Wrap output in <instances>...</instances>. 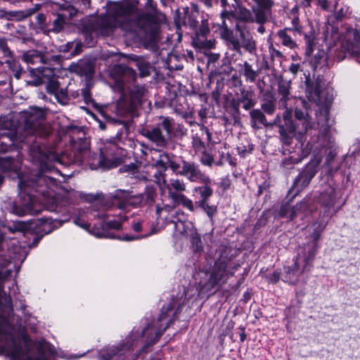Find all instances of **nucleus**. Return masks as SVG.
Returning <instances> with one entry per match:
<instances>
[{
  "instance_id": "7c9ffc66",
  "label": "nucleus",
  "mask_w": 360,
  "mask_h": 360,
  "mask_svg": "<svg viewBox=\"0 0 360 360\" xmlns=\"http://www.w3.org/2000/svg\"><path fill=\"white\" fill-rule=\"evenodd\" d=\"M288 31H290V28H285L278 32L277 35L281 40L283 46L292 49L297 47V44L294 39L288 34Z\"/></svg>"
},
{
  "instance_id": "58836bf2",
  "label": "nucleus",
  "mask_w": 360,
  "mask_h": 360,
  "mask_svg": "<svg viewBox=\"0 0 360 360\" xmlns=\"http://www.w3.org/2000/svg\"><path fill=\"white\" fill-rule=\"evenodd\" d=\"M226 276V269L224 267L219 268L217 270L214 271L210 277V281L213 285H218L221 282H224Z\"/></svg>"
},
{
  "instance_id": "a878e982",
  "label": "nucleus",
  "mask_w": 360,
  "mask_h": 360,
  "mask_svg": "<svg viewBox=\"0 0 360 360\" xmlns=\"http://www.w3.org/2000/svg\"><path fill=\"white\" fill-rule=\"evenodd\" d=\"M98 167L110 169L117 167L120 164V160L117 158H110L108 157V154H104L103 152H101L98 158Z\"/></svg>"
},
{
  "instance_id": "de8ad7c7",
  "label": "nucleus",
  "mask_w": 360,
  "mask_h": 360,
  "mask_svg": "<svg viewBox=\"0 0 360 360\" xmlns=\"http://www.w3.org/2000/svg\"><path fill=\"white\" fill-rule=\"evenodd\" d=\"M220 16L222 19V21H225L226 19H236L237 20V8L236 6L234 7V10H229L227 8H224L220 13Z\"/></svg>"
},
{
  "instance_id": "a18cd8bd",
  "label": "nucleus",
  "mask_w": 360,
  "mask_h": 360,
  "mask_svg": "<svg viewBox=\"0 0 360 360\" xmlns=\"http://www.w3.org/2000/svg\"><path fill=\"white\" fill-rule=\"evenodd\" d=\"M54 96L57 101L61 105H67L70 101V97L68 91L65 89H60L55 94Z\"/></svg>"
},
{
  "instance_id": "6e6552de",
  "label": "nucleus",
  "mask_w": 360,
  "mask_h": 360,
  "mask_svg": "<svg viewBox=\"0 0 360 360\" xmlns=\"http://www.w3.org/2000/svg\"><path fill=\"white\" fill-rule=\"evenodd\" d=\"M337 200V192L331 186L321 193L319 198V203L322 206L324 214L329 217L335 214L339 208L335 207Z\"/></svg>"
},
{
  "instance_id": "774afa93",
  "label": "nucleus",
  "mask_w": 360,
  "mask_h": 360,
  "mask_svg": "<svg viewBox=\"0 0 360 360\" xmlns=\"http://www.w3.org/2000/svg\"><path fill=\"white\" fill-rule=\"evenodd\" d=\"M168 167H169L173 172H177L178 169H179L181 166H180V165L176 162L172 161L169 158V163Z\"/></svg>"
},
{
  "instance_id": "ea45409f",
  "label": "nucleus",
  "mask_w": 360,
  "mask_h": 360,
  "mask_svg": "<svg viewBox=\"0 0 360 360\" xmlns=\"http://www.w3.org/2000/svg\"><path fill=\"white\" fill-rule=\"evenodd\" d=\"M169 163V155L167 153H162L160 155L159 159L156 161L155 165L150 167H155L158 169L166 171Z\"/></svg>"
},
{
  "instance_id": "603ef678",
  "label": "nucleus",
  "mask_w": 360,
  "mask_h": 360,
  "mask_svg": "<svg viewBox=\"0 0 360 360\" xmlns=\"http://www.w3.org/2000/svg\"><path fill=\"white\" fill-rule=\"evenodd\" d=\"M299 162L297 158H295L292 156L285 158L281 162V166L285 169H292L295 165Z\"/></svg>"
},
{
  "instance_id": "c9c22d12",
  "label": "nucleus",
  "mask_w": 360,
  "mask_h": 360,
  "mask_svg": "<svg viewBox=\"0 0 360 360\" xmlns=\"http://www.w3.org/2000/svg\"><path fill=\"white\" fill-rule=\"evenodd\" d=\"M295 116L296 119L302 122V126L304 128V132H306L308 129L312 128L314 124L311 121V117L309 116L308 112L304 113L299 109L295 111Z\"/></svg>"
},
{
  "instance_id": "e433bc0d",
  "label": "nucleus",
  "mask_w": 360,
  "mask_h": 360,
  "mask_svg": "<svg viewBox=\"0 0 360 360\" xmlns=\"http://www.w3.org/2000/svg\"><path fill=\"white\" fill-rule=\"evenodd\" d=\"M291 18L292 27H289L290 31H293L297 34H301L302 27L300 24L297 8H292L290 13Z\"/></svg>"
},
{
  "instance_id": "cd10ccee",
  "label": "nucleus",
  "mask_w": 360,
  "mask_h": 360,
  "mask_svg": "<svg viewBox=\"0 0 360 360\" xmlns=\"http://www.w3.org/2000/svg\"><path fill=\"white\" fill-rule=\"evenodd\" d=\"M101 20L92 17L84 21V30L89 33L95 32L98 34L101 32Z\"/></svg>"
},
{
  "instance_id": "2f4dec72",
  "label": "nucleus",
  "mask_w": 360,
  "mask_h": 360,
  "mask_svg": "<svg viewBox=\"0 0 360 360\" xmlns=\"http://www.w3.org/2000/svg\"><path fill=\"white\" fill-rule=\"evenodd\" d=\"M262 110L268 115H272L276 110V98L270 94L263 100L261 104Z\"/></svg>"
},
{
  "instance_id": "6ab92c4d",
  "label": "nucleus",
  "mask_w": 360,
  "mask_h": 360,
  "mask_svg": "<svg viewBox=\"0 0 360 360\" xmlns=\"http://www.w3.org/2000/svg\"><path fill=\"white\" fill-rule=\"evenodd\" d=\"M186 236L189 238L191 248L194 252H200L203 250V244L201 236L197 229L191 224V229L186 231Z\"/></svg>"
},
{
  "instance_id": "c03bdc74",
  "label": "nucleus",
  "mask_w": 360,
  "mask_h": 360,
  "mask_svg": "<svg viewBox=\"0 0 360 360\" xmlns=\"http://www.w3.org/2000/svg\"><path fill=\"white\" fill-rule=\"evenodd\" d=\"M140 22V20H128L122 23L121 27L126 32H136L137 27H141Z\"/></svg>"
},
{
  "instance_id": "423d86ee",
  "label": "nucleus",
  "mask_w": 360,
  "mask_h": 360,
  "mask_svg": "<svg viewBox=\"0 0 360 360\" xmlns=\"http://www.w3.org/2000/svg\"><path fill=\"white\" fill-rule=\"evenodd\" d=\"M199 297V292H198V289L194 287H189L188 288H183L182 291H180V297L179 299L177 298L175 300L172 298V301L167 305V307L163 306L162 308V314H166L172 311L173 309L176 308L174 314L181 312V308L186 304H187L190 301L196 300Z\"/></svg>"
},
{
  "instance_id": "09e8293b",
  "label": "nucleus",
  "mask_w": 360,
  "mask_h": 360,
  "mask_svg": "<svg viewBox=\"0 0 360 360\" xmlns=\"http://www.w3.org/2000/svg\"><path fill=\"white\" fill-rule=\"evenodd\" d=\"M145 89L139 85H134L131 89V95L133 99L139 101L144 95Z\"/></svg>"
},
{
  "instance_id": "69168bd1",
  "label": "nucleus",
  "mask_w": 360,
  "mask_h": 360,
  "mask_svg": "<svg viewBox=\"0 0 360 360\" xmlns=\"http://www.w3.org/2000/svg\"><path fill=\"white\" fill-rule=\"evenodd\" d=\"M227 321V326L226 328V333H229L234 327L235 323L233 322L231 320H229L227 316H225L223 322Z\"/></svg>"
},
{
  "instance_id": "5701e85b",
  "label": "nucleus",
  "mask_w": 360,
  "mask_h": 360,
  "mask_svg": "<svg viewBox=\"0 0 360 360\" xmlns=\"http://www.w3.org/2000/svg\"><path fill=\"white\" fill-rule=\"evenodd\" d=\"M254 96V92L252 91L247 90L244 88L240 89L238 102L243 104V108L245 110H250L256 104Z\"/></svg>"
},
{
  "instance_id": "7ed1b4c3",
  "label": "nucleus",
  "mask_w": 360,
  "mask_h": 360,
  "mask_svg": "<svg viewBox=\"0 0 360 360\" xmlns=\"http://www.w3.org/2000/svg\"><path fill=\"white\" fill-rule=\"evenodd\" d=\"M18 187L21 195L28 194L29 200L20 207L14 204L11 208V212L22 217L32 212L33 200L29 193L30 190L34 189L44 195H51L49 190L55 191L54 188L57 187V181L55 178L44 174H39L35 179H25L20 176Z\"/></svg>"
},
{
  "instance_id": "dca6fc26",
  "label": "nucleus",
  "mask_w": 360,
  "mask_h": 360,
  "mask_svg": "<svg viewBox=\"0 0 360 360\" xmlns=\"http://www.w3.org/2000/svg\"><path fill=\"white\" fill-rule=\"evenodd\" d=\"M127 219L126 216L120 215L117 217V219L113 220H109L108 221H105L102 224V227L103 229V233H96L95 236L101 238H112L113 236L105 232L106 229H116L118 230L121 228L122 224Z\"/></svg>"
},
{
  "instance_id": "338daca9",
  "label": "nucleus",
  "mask_w": 360,
  "mask_h": 360,
  "mask_svg": "<svg viewBox=\"0 0 360 360\" xmlns=\"http://www.w3.org/2000/svg\"><path fill=\"white\" fill-rule=\"evenodd\" d=\"M290 72L293 74L294 75H296L297 72L300 70V64H295L292 63L289 67Z\"/></svg>"
},
{
  "instance_id": "680f3d73",
  "label": "nucleus",
  "mask_w": 360,
  "mask_h": 360,
  "mask_svg": "<svg viewBox=\"0 0 360 360\" xmlns=\"http://www.w3.org/2000/svg\"><path fill=\"white\" fill-rule=\"evenodd\" d=\"M269 281L273 283H277L280 279V273L277 271L273 272L268 277Z\"/></svg>"
},
{
  "instance_id": "e2e57ef3",
  "label": "nucleus",
  "mask_w": 360,
  "mask_h": 360,
  "mask_svg": "<svg viewBox=\"0 0 360 360\" xmlns=\"http://www.w3.org/2000/svg\"><path fill=\"white\" fill-rule=\"evenodd\" d=\"M200 131L202 132V134H206L207 136V142H210L211 141V139H212V134L211 132L209 131V129H207V127H206L204 125H202L200 127Z\"/></svg>"
},
{
  "instance_id": "bf43d9fd",
  "label": "nucleus",
  "mask_w": 360,
  "mask_h": 360,
  "mask_svg": "<svg viewBox=\"0 0 360 360\" xmlns=\"http://www.w3.org/2000/svg\"><path fill=\"white\" fill-rule=\"evenodd\" d=\"M231 184V179L228 176H225L221 179V181L219 182V187L225 191L230 188Z\"/></svg>"
},
{
  "instance_id": "412c9836",
  "label": "nucleus",
  "mask_w": 360,
  "mask_h": 360,
  "mask_svg": "<svg viewBox=\"0 0 360 360\" xmlns=\"http://www.w3.org/2000/svg\"><path fill=\"white\" fill-rule=\"evenodd\" d=\"M221 26V38L229 41L232 45L233 50H234L237 53H240V46L239 39L233 37V31L229 28L226 21H222Z\"/></svg>"
},
{
  "instance_id": "bb28decb",
  "label": "nucleus",
  "mask_w": 360,
  "mask_h": 360,
  "mask_svg": "<svg viewBox=\"0 0 360 360\" xmlns=\"http://www.w3.org/2000/svg\"><path fill=\"white\" fill-rule=\"evenodd\" d=\"M304 271L303 268L300 269L299 262L294 259L291 266H284L285 278L292 280L297 278Z\"/></svg>"
},
{
  "instance_id": "9d476101",
  "label": "nucleus",
  "mask_w": 360,
  "mask_h": 360,
  "mask_svg": "<svg viewBox=\"0 0 360 360\" xmlns=\"http://www.w3.org/2000/svg\"><path fill=\"white\" fill-rule=\"evenodd\" d=\"M318 245L314 243L308 241L297 249L295 259L303 263V270H306L308 266H311L316 254Z\"/></svg>"
},
{
  "instance_id": "37998d69",
  "label": "nucleus",
  "mask_w": 360,
  "mask_h": 360,
  "mask_svg": "<svg viewBox=\"0 0 360 360\" xmlns=\"http://www.w3.org/2000/svg\"><path fill=\"white\" fill-rule=\"evenodd\" d=\"M66 17L63 13H58L53 22L51 30L56 33L61 31L65 24Z\"/></svg>"
},
{
  "instance_id": "4be33fe9",
  "label": "nucleus",
  "mask_w": 360,
  "mask_h": 360,
  "mask_svg": "<svg viewBox=\"0 0 360 360\" xmlns=\"http://www.w3.org/2000/svg\"><path fill=\"white\" fill-rule=\"evenodd\" d=\"M347 50L352 54L360 53V34L357 30H352L347 35Z\"/></svg>"
},
{
  "instance_id": "79ce46f5",
  "label": "nucleus",
  "mask_w": 360,
  "mask_h": 360,
  "mask_svg": "<svg viewBox=\"0 0 360 360\" xmlns=\"http://www.w3.org/2000/svg\"><path fill=\"white\" fill-rule=\"evenodd\" d=\"M196 205L206 213L211 221L213 220V217L217 212V206L210 205L208 202L196 204Z\"/></svg>"
},
{
  "instance_id": "473e14b6",
  "label": "nucleus",
  "mask_w": 360,
  "mask_h": 360,
  "mask_svg": "<svg viewBox=\"0 0 360 360\" xmlns=\"http://www.w3.org/2000/svg\"><path fill=\"white\" fill-rule=\"evenodd\" d=\"M243 75L245 77L246 81L250 82H255L256 78L259 75V70H254L252 65L247 61H245L243 65Z\"/></svg>"
},
{
  "instance_id": "72a5a7b5",
  "label": "nucleus",
  "mask_w": 360,
  "mask_h": 360,
  "mask_svg": "<svg viewBox=\"0 0 360 360\" xmlns=\"http://www.w3.org/2000/svg\"><path fill=\"white\" fill-rule=\"evenodd\" d=\"M314 176V173L311 171L305 170L299 174L295 181V184L300 187L307 186Z\"/></svg>"
},
{
  "instance_id": "aec40b11",
  "label": "nucleus",
  "mask_w": 360,
  "mask_h": 360,
  "mask_svg": "<svg viewBox=\"0 0 360 360\" xmlns=\"http://www.w3.org/2000/svg\"><path fill=\"white\" fill-rule=\"evenodd\" d=\"M237 8V20L248 23V22H255L257 23V20H255V15L253 13V10L252 8H248L246 6H243L241 4H236Z\"/></svg>"
},
{
  "instance_id": "4c0bfd02",
  "label": "nucleus",
  "mask_w": 360,
  "mask_h": 360,
  "mask_svg": "<svg viewBox=\"0 0 360 360\" xmlns=\"http://www.w3.org/2000/svg\"><path fill=\"white\" fill-rule=\"evenodd\" d=\"M327 222L321 221L320 223H315L314 224V231L311 234V240L309 242L314 243L315 245H318L319 240L321 237V233L326 228Z\"/></svg>"
},
{
  "instance_id": "20e7f679",
  "label": "nucleus",
  "mask_w": 360,
  "mask_h": 360,
  "mask_svg": "<svg viewBox=\"0 0 360 360\" xmlns=\"http://www.w3.org/2000/svg\"><path fill=\"white\" fill-rule=\"evenodd\" d=\"M162 189L167 190L168 196L174 203L181 205L191 212L195 210L193 201L183 193L186 190V184L183 180L170 179Z\"/></svg>"
},
{
  "instance_id": "3c124183",
  "label": "nucleus",
  "mask_w": 360,
  "mask_h": 360,
  "mask_svg": "<svg viewBox=\"0 0 360 360\" xmlns=\"http://www.w3.org/2000/svg\"><path fill=\"white\" fill-rule=\"evenodd\" d=\"M200 161L202 165L211 167L214 162V158L205 150L202 151Z\"/></svg>"
},
{
  "instance_id": "9b49d317",
  "label": "nucleus",
  "mask_w": 360,
  "mask_h": 360,
  "mask_svg": "<svg viewBox=\"0 0 360 360\" xmlns=\"http://www.w3.org/2000/svg\"><path fill=\"white\" fill-rule=\"evenodd\" d=\"M235 30L239 35L240 49H245L250 53H254L256 51V42L248 26L245 24L236 23Z\"/></svg>"
},
{
  "instance_id": "f03ea898",
  "label": "nucleus",
  "mask_w": 360,
  "mask_h": 360,
  "mask_svg": "<svg viewBox=\"0 0 360 360\" xmlns=\"http://www.w3.org/2000/svg\"><path fill=\"white\" fill-rule=\"evenodd\" d=\"M167 316H158L152 321L146 319L147 325L143 328L141 333L133 330L126 339V342L119 346H112L104 349L101 354V360H124V351L131 349L137 345L139 342L143 344L141 350L148 352L149 347L156 343L168 327Z\"/></svg>"
},
{
  "instance_id": "0eeeda50",
  "label": "nucleus",
  "mask_w": 360,
  "mask_h": 360,
  "mask_svg": "<svg viewBox=\"0 0 360 360\" xmlns=\"http://www.w3.org/2000/svg\"><path fill=\"white\" fill-rule=\"evenodd\" d=\"M178 173L186 177L191 182H199L204 184H210L211 182L210 177L202 173L198 165L193 162L182 160L181 170Z\"/></svg>"
},
{
  "instance_id": "0e129e2a",
  "label": "nucleus",
  "mask_w": 360,
  "mask_h": 360,
  "mask_svg": "<svg viewBox=\"0 0 360 360\" xmlns=\"http://www.w3.org/2000/svg\"><path fill=\"white\" fill-rule=\"evenodd\" d=\"M74 223L76 225H77L84 229H86L89 226V225L87 223L84 222V221H82L81 219H79L78 217L74 219Z\"/></svg>"
},
{
  "instance_id": "49530a36",
  "label": "nucleus",
  "mask_w": 360,
  "mask_h": 360,
  "mask_svg": "<svg viewBox=\"0 0 360 360\" xmlns=\"http://www.w3.org/2000/svg\"><path fill=\"white\" fill-rule=\"evenodd\" d=\"M192 146L195 153L202 152L205 150V143L198 134L193 136Z\"/></svg>"
},
{
  "instance_id": "b1692460",
  "label": "nucleus",
  "mask_w": 360,
  "mask_h": 360,
  "mask_svg": "<svg viewBox=\"0 0 360 360\" xmlns=\"http://www.w3.org/2000/svg\"><path fill=\"white\" fill-rule=\"evenodd\" d=\"M22 58L28 64L46 63L47 58L41 52L35 50L27 51L23 53Z\"/></svg>"
},
{
  "instance_id": "864d4df0",
  "label": "nucleus",
  "mask_w": 360,
  "mask_h": 360,
  "mask_svg": "<svg viewBox=\"0 0 360 360\" xmlns=\"http://www.w3.org/2000/svg\"><path fill=\"white\" fill-rule=\"evenodd\" d=\"M59 82L55 79H51L46 84V91L50 94L54 95L59 89Z\"/></svg>"
},
{
  "instance_id": "4468645a",
  "label": "nucleus",
  "mask_w": 360,
  "mask_h": 360,
  "mask_svg": "<svg viewBox=\"0 0 360 360\" xmlns=\"http://www.w3.org/2000/svg\"><path fill=\"white\" fill-rule=\"evenodd\" d=\"M210 32V29L207 22H202L199 30L196 32V37L193 39V44L198 49H211L213 44L211 41L206 39V35Z\"/></svg>"
},
{
  "instance_id": "a211bd4d",
  "label": "nucleus",
  "mask_w": 360,
  "mask_h": 360,
  "mask_svg": "<svg viewBox=\"0 0 360 360\" xmlns=\"http://www.w3.org/2000/svg\"><path fill=\"white\" fill-rule=\"evenodd\" d=\"M250 126L255 130L261 128L260 125L265 127L271 126L272 124L267 122L266 116L259 109H253L250 112Z\"/></svg>"
},
{
  "instance_id": "f3484780",
  "label": "nucleus",
  "mask_w": 360,
  "mask_h": 360,
  "mask_svg": "<svg viewBox=\"0 0 360 360\" xmlns=\"http://www.w3.org/2000/svg\"><path fill=\"white\" fill-rule=\"evenodd\" d=\"M155 196V189L153 187L148 186L146 188L145 193L135 197L136 201L132 202L131 198H129L127 199L126 203L130 205H136L137 204H141L145 201L146 205H151L154 202Z\"/></svg>"
},
{
  "instance_id": "39448f33",
  "label": "nucleus",
  "mask_w": 360,
  "mask_h": 360,
  "mask_svg": "<svg viewBox=\"0 0 360 360\" xmlns=\"http://www.w3.org/2000/svg\"><path fill=\"white\" fill-rule=\"evenodd\" d=\"M253 10L257 24L264 25L270 21L273 16V9L276 6L274 0H244Z\"/></svg>"
},
{
  "instance_id": "1a4fd4ad",
  "label": "nucleus",
  "mask_w": 360,
  "mask_h": 360,
  "mask_svg": "<svg viewBox=\"0 0 360 360\" xmlns=\"http://www.w3.org/2000/svg\"><path fill=\"white\" fill-rule=\"evenodd\" d=\"M66 133L75 148L80 153H84L89 149V143L85 139V134L82 129L75 125H69L66 127Z\"/></svg>"
},
{
  "instance_id": "8fccbe9b",
  "label": "nucleus",
  "mask_w": 360,
  "mask_h": 360,
  "mask_svg": "<svg viewBox=\"0 0 360 360\" xmlns=\"http://www.w3.org/2000/svg\"><path fill=\"white\" fill-rule=\"evenodd\" d=\"M315 33L314 32H311L309 34H304V39L306 41V44L307 45V51L309 53H311L314 50V46L315 44Z\"/></svg>"
},
{
  "instance_id": "5fc2aeb1",
  "label": "nucleus",
  "mask_w": 360,
  "mask_h": 360,
  "mask_svg": "<svg viewBox=\"0 0 360 360\" xmlns=\"http://www.w3.org/2000/svg\"><path fill=\"white\" fill-rule=\"evenodd\" d=\"M49 158L46 157L45 155H41L39 158L40 162V168L42 171L50 170L56 173H59V171L57 169H52L48 166L47 163L45 162V159H49Z\"/></svg>"
},
{
  "instance_id": "4d7b16f0",
  "label": "nucleus",
  "mask_w": 360,
  "mask_h": 360,
  "mask_svg": "<svg viewBox=\"0 0 360 360\" xmlns=\"http://www.w3.org/2000/svg\"><path fill=\"white\" fill-rule=\"evenodd\" d=\"M198 14L197 12H192L188 16V23L190 25L191 27L195 29L198 25V20H197V16Z\"/></svg>"
},
{
  "instance_id": "c756f323",
  "label": "nucleus",
  "mask_w": 360,
  "mask_h": 360,
  "mask_svg": "<svg viewBox=\"0 0 360 360\" xmlns=\"http://www.w3.org/2000/svg\"><path fill=\"white\" fill-rule=\"evenodd\" d=\"M193 191L194 192L198 193L200 195L199 200L195 202V204L208 202L209 198L213 193V190L209 186V184H205L202 186L195 187Z\"/></svg>"
},
{
  "instance_id": "f257e3e1",
  "label": "nucleus",
  "mask_w": 360,
  "mask_h": 360,
  "mask_svg": "<svg viewBox=\"0 0 360 360\" xmlns=\"http://www.w3.org/2000/svg\"><path fill=\"white\" fill-rule=\"evenodd\" d=\"M36 349L31 355V339L26 331L18 333L8 316H0V355L7 352L11 360H48L46 354L56 353L55 347L44 339L36 342Z\"/></svg>"
},
{
  "instance_id": "6e6d98bb",
  "label": "nucleus",
  "mask_w": 360,
  "mask_h": 360,
  "mask_svg": "<svg viewBox=\"0 0 360 360\" xmlns=\"http://www.w3.org/2000/svg\"><path fill=\"white\" fill-rule=\"evenodd\" d=\"M0 305L8 307L11 305V298L2 290L1 287H0Z\"/></svg>"
},
{
  "instance_id": "f8f14e48",
  "label": "nucleus",
  "mask_w": 360,
  "mask_h": 360,
  "mask_svg": "<svg viewBox=\"0 0 360 360\" xmlns=\"http://www.w3.org/2000/svg\"><path fill=\"white\" fill-rule=\"evenodd\" d=\"M141 134L158 147L165 148L168 143L167 138L163 134L160 127L146 128L142 130Z\"/></svg>"
},
{
  "instance_id": "c85d7f7f",
  "label": "nucleus",
  "mask_w": 360,
  "mask_h": 360,
  "mask_svg": "<svg viewBox=\"0 0 360 360\" xmlns=\"http://www.w3.org/2000/svg\"><path fill=\"white\" fill-rule=\"evenodd\" d=\"M290 83L285 81H281L278 84V92L281 96L280 102L284 108L287 107V101L289 99Z\"/></svg>"
},
{
  "instance_id": "a19ab883",
  "label": "nucleus",
  "mask_w": 360,
  "mask_h": 360,
  "mask_svg": "<svg viewBox=\"0 0 360 360\" xmlns=\"http://www.w3.org/2000/svg\"><path fill=\"white\" fill-rule=\"evenodd\" d=\"M160 120H162V122L159 127H162L165 130L167 135L170 136L174 129V120L171 117L163 116L160 117Z\"/></svg>"
},
{
  "instance_id": "13d9d810",
  "label": "nucleus",
  "mask_w": 360,
  "mask_h": 360,
  "mask_svg": "<svg viewBox=\"0 0 360 360\" xmlns=\"http://www.w3.org/2000/svg\"><path fill=\"white\" fill-rule=\"evenodd\" d=\"M121 172H128L134 174L136 172V167L134 164L127 165L120 169Z\"/></svg>"
},
{
  "instance_id": "ddd939ff",
  "label": "nucleus",
  "mask_w": 360,
  "mask_h": 360,
  "mask_svg": "<svg viewBox=\"0 0 360 360\" xmlns=\"http://www.w3.org/2000/svg\"><path fill=\"white\" fill-rule=\"evenodd\" d=\"M45 118L44 111L39 108H31L26 119V127L30 132L35 133L36 129L40 127Z\"/></svg>"
},
{
  "instance_id": "393cba45",
  "label": "nucleus",
  "mask_w": 360,
  "mask_h": 360,
  "mask_svg": "<svg viewBox=\"0 0 360 360\" xmlns=\"http://www.w3.org/2000/svg\"><path fill=\"white\" fill-rule=\"evenodd\" d=\"M304 208L305 204L303 202L298 203L292 207H282L279 214L282 217L293 220Z\"/></svg>"
},
{
  "instance_id": "2eb2a0df",
  "label": "nucleus",
  "mask_w": 360,
  "mask_h": 360,
  "mask_svg": "<svg viewBox=\"0 0 360 360\" xmlns=\"http://www.w3.org/2000/svg\"><path fill=\"white\" fill-rule=\"evenodd\" d=\"M165 172L155 167H148L146 170V176H143V179L146 181L155 182L162 189L166 185Z\"/></svg>"
},
{
  "instance_id": "f704fd0d",
  "label": "nucleus",
  "mask_w": 360,
  "mask_h": 360,
  "mask_svg": "<svg viewBox=\"0 0 360 360\" xmlns=\"http://www.w3.org/2000/svg\"><path fill=\"white\" fill-rule=\"evenodd\" d=\"M317 125L326 129L328 127L329 110L327 108H321L320 110L316 113Z\"/></svg>"
},
{
  "instance_id": "052dcab7",
  "label": "nucleus",
  "mask_w": 360,
  "mask_h": 360,
  "mask_svg": "<svg viewBox=\"0 0 360 360\" xmlns=\"http://www.w3.org/2000/svg\"><path fill=\"white\" fill-rule=\"evenodd\" d=\"M36 9L33 8V9H28V10H26L25 11H20L18 13V17L19 18H25L31 15H32L34 12H35Z\"/></svg>"
}]
</instances>
